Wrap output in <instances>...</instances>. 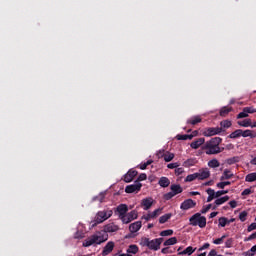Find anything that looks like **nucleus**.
<instances>
[{
	"label": "nucleus",
	"mask_w": 256,
	"mask_h": 256,
	"mask_svg": "<svg viewBox=\"0 0 256 256\" xmlns=\"http://www.w3.org/2000/svg\"><path fill=\"white\" fill-rule=\"evenodd\" d=\"M244 110L246 113H250V114H253V113H256V108H254L253 106H250V107H244Z\"/></svg>",
	"instance_id": "obj_48"
},
{
	"label": "nucleus",
	"mask_w": 256,
	"mask_h": 256,
	"mask_svg": "<svg viewBox=\"0 0 256 256\" xmlns=\"http://www.w3.org/2000/svg\"><path fill=\"white\" fill-rule=\"evenodd\" d=\"M158 185H160V187L167 188L169 185H171V180L165 176H162L158 181Z\"/></svg>",
	"instance_id": "obj_19"
},
{
	"label": "nucleus",
	"mask_w": 256,
	"mask_h": 256,
	"mask_svg": "<svg viewBox=\"0 0 256 256\" xmlns=\"http://www.w3.org/2000/svg\"><path fill=\"white\" fill-rule=\"evenodd\" d=\"M122 223L124 224H128V223H131V221H133L128 214H124V216L120 217Z\"/></svg>",
	"instance_id": "obj_42"
},
{
	"label": "nucleus",
	"mask_w": 256,
	"mask_h": 256,
	"mask_svg": "<svg viewBox=\"0 0 256 256\" xmlns=\"http://www.w3.org/2000/svg\"><path fill=\"white\" fill-rule=\"evenodd\" d=\"M245 181L248 183H253V181H256V173H250L246 175Z\"/></svg>",
	"instance_id": "obj_37"
},
{
	"label": "nucleus",
	"mask_w": 256,
	"mask_h": 256,
	"mask_svg": "<svg viewBox=\"0 0 256 256\" xmlns=\"http://www.w3.org/2000/svg\"><path fill=\"white\" fill-rule=\"evenodd\" d=\"M139 252V247L137 245H130L127 249V253H132L133 255H136V253Z\"/></svg>",
	"instance_id": "obj_36"
},
{
	"label": "nucleus",
	"mask_w": 256,
	"mask_h": 256,
	"mask_svg": "<svg viewBox=\"0 0 256 256\" xmlns=\"http://www.w3.org/2000/svg\"><path fill=\"white\" fill-rule=\"evenodd\" d=\"M170 189L174 195H179V193H183V188L179 184H172L170 186Z\"/></svg>",
	"instance_id": "obj_22"
},
{
	"label": "nucleus",
	"mask_w": 256,
	"mask_h": 256,
	"mask_svg": "<svg viewBox=\"0 0 256 256\" xmlns=\"http://www.w3.org/2000/svg\"><path fill=\"white\" fill-rule=\"evenodd\" d=\"M206 193L208 195L207 203H211V201H213V199H219L217 196V192H215V190L213 188H208L206 190Z\"/></svg>",
	"instance_id": "obj_17"
},
{
	"label": "nucleus",
	"mask_w": 256,
	"mask_h": 256,
	"mask_svg": "<svg viewBox=\"0 0 256 256\" xmlns=\"http://www.w3.org/2000/svg\"><path fill=\"white\" fill-rule=\"evenodd\" d=\"M141 187H143V184L139 181H135L134 184L126 186L125 193H139Z\"/></svg>",
	"instance_id": "obj_7"
},
{
	"label": "nucleus",
	"mask_w": 256,
	"mask_h": 256,
	"mask_svg": "<svg viewBox=\"0 0 256 256\" xmlns=\"http://www.w3.org/2000/svg\"><path fill=\"white\" fill-rule=\"evenodd\" d=\"M220 133H223V128L208 127L203 130L202 135H204V137H213L214 135H219Z\"/></svg>",
	"instance_id": "obj_6"
},
{
	"label": "nucleus",
	"mask_w": 256,
	"mask_h": 256,
	"mask_svg": "<svg viewBox=\"0 0 256 256\" xmlns=\"http://www.w3.org/2000/svg\"><path fill=\"white\" fill-rule=\"evenodd\" d=\"M237 124L240 127H251V119H245L243 121H238Z\"/></svg>",
	"instance_id": "obj_34"
},
{
	"label": "nucleus",
	"mask_w": 256,
	"mask_h": 256,
	"mask_svg": "<svg viewBox=\"0 0 256 256\" xmlns=\"http://www.w3.org/2000/svg\"><path fill=\"white\" fill-rule=\"evenodd\" d=\"M216 187H218V189H225V182H219L216 184Z\"/></svg>",
	"instance_id": "obj_61"
},
{
	"label": "nucleus",
	"mask_w": 256,
	"mask_h": 256,
	"mask_svg": "<svg viewBox=\"0 0 256 256\" xmlns=\"http://www.w3.org/2000/svg\"><path fill=\"white\" fill-rule=\"evenodd\" d=\"M141 206L143 207L144 211H149V209H151V207H153V198H151V197L144 198L141 201Z\"/></svg>",
	"instance_id": "obj_12"
},
{
	"label": "nucleus",
	"mask_w": 256,
	"mask_h": 256,
	"mask_svg": "<svg viewBox=\"0 0 256 256\" xmlns=\"http://www.w3.org/2000/svg\"><path fill=\"white\" fill-rule=\"evenodd\" d=\"M196 206L197 202L193 201V199H186L181 203L180 209H182V211H189V209H193Z\"/></svg>",
	"instance_id": "obj_8"
},
{
	"label": "nucleus",
	"mask_w": 256,
	"mask_h": 256,
	"mask_svg": "<svg viewBox=\"0 0 256 256\" xmlns=\"http://www.w3.org/2000/svg\"><path fill=\"white\" fill-rule=\"evenodd\" d=\"M235 175L229 169H225L222 176L220 177V181H225L227 179H232Z\"/></svg>",
	"instance_id": "obj_23"
},
{
	"label": "nucleus",
	"mask_w": 256,
	"mask_h": 256,
	"mask_svg": "<svg viewBox=\"0 0 256 256\" xmlns=\"http://www.w3.org/2000/svg\"><path fill=\"white\" fill-rule=\"evenodd\" d=\"M196 249L197 248H193L192 246H188L182 252H179L178 255H193V253H195Z\"/></svg>",
	"instance_id": "obj_27"
},
{
	"label": "nucleus",
	"mask_w": 256,
	"mask_h": 256,
	"mask_svg": "<svg viewBox=\"0 0 256 256\" xmlns=\"http://www.w3.org/2000/svg\"><path fill=\"white\" fill-rule=\"evenodd\" d=\"M213 207L212 204H208L206 207L201 209V213L202 215H205V213H207L209 211V209H211Z\"/></svg>",
	"instance_id": "obj_51"
},
{
	"label": "nucleus",
	"mask_w": 256,
	"mask_h": 256,
	"mask_svg": "<svg viewBox=\"0 0 256 256\" xmlns=\"http://www.w3.org/2000/svg\"><path fill=\"white\" fill-rule=\"evenodd\" d=\"M161 211H162V209L158 208V209L154 210L153 212L142 216V219H145V221H151V219H155V217H159V213H161Z\"/></svg>",
	"instance_id": "obj_13"
},
{
	"label": "nucleus",
	"mask_w": 256,
	"mask_h": 256,
	"mask_svg": "<svg viewBox=\"0 0 256 256\" xmlns=\"http://www.w3.org/2000/svg\"><path fill=\"white\" fill-rule=\"evenodd\" d=\"M163 238L149 239L147 237H142L140 240V245L142 247H147L151 251H159L161 249V243H163Z\"/></svg>",
	"instance_id": "obj_3"
},
{
	"label": "nucleus",
	"mask_w": 256,
	"mask_h": 256,
	"mask_svg": "<svg viewBox=\"0 0 256 256\" xmlns=\"http://www.w3.org/2000/svg\"><path fill=\"white\" fill-rule=\"evenodd\" d=\"M208 256H217V250L212 249V250L209 252Z\"/></svg>",
	"instance_id": "obj_62"
},
{
	"label": "nucleus",
	"mask_w": 256,
	"mask_h": 256,
	"mask_svg": "<svg viewBox=\"0 0 256 256\" xmlns=\"http://www.w3.org/2000/svg\"><path fill=\"white\" fill-rule=\"evenodd\" d=\"M197 163H199L197 158H189L186 161H184L182 165L183 167H194V165H197Z\"/></svg>",
	"instance_id": "obj_21"
},
{
	"label": "nucleus",
	"mask_w": 256,
	"mask_h": 256,
	"mask_svg": "<svg viewBox=\"0 0 256 256\" xmlns=\"http://www.w3.org/2000/svg\"><path fill=\"white\" fill-rule=\"evenodd\" d=\"M113 249H115V242L110 241V242H108V243L105 245V247L103 248L102 255H103V256L109 255L110 253L113 252Z\"/></svg>",
	"instance_id": "obj_11"
},
{
	"label": "nucleus",
	"mask_w": 256,
	"mask_h": 256,
	"mask_svg": "<svg viewBox=\"0 0 256 256\" xmlns=\"http://www.w3.org/2000/svg\"><path fill=\"white\" fill-rule=\"evenodd\" d=\"M255 229H256V223L254 222L248 226L247 231L248 233H251V231H255Z\"/></svg>",
	"instance_id": "obj_55"
},
{
	"label": "nucleus",
	"mask_w": 256,
	"mask_h": 256,
	"mask_svg": "<svg viewBox=\"0 0 256 256\" xmlns=\"http://www.w3.org/2000/svg\"><path fill=\"white\" fill-rule=\"evenodd\" d=\"M179 162H174V163H170L167 165L168 169H176L177 167H179Z\"/></svg>",
	"instance_id": "obj_53"
},
{
	"label": "nucleus",
	"mask_w": 256,
	"mask_h": 256,
	"mask_svg": "<svg viewBox=\"0 0 256 256\" xmlns=\"http://www.w3.org/2000/svg\"><path fill=\"white\" fill-rule=\"evenodd\" d=\"M189 225L205 229V227H207V218L202 216L201 213H196L189 218Z\"/></svg>",
	"instance_id": "obj_4"
},
{
	"label": "nucleus",
	"mask_w": 256,
	"mask_h": 256,
	"mask_svg": "<svg viewBox=\"0 0 256 256\" xmlns=\"http://www.w3.org/2000/svg\"><path fill=\"white\" fill-rule=\"evenodd\" d=\"M117 213L119 214V217H123L127 215V211H129V207L126 204H120L116 208Z\"/></svg>",
	"instance_id": "obj_14"
},
{
	"label": "nucleus",
	"mask_w": 256,
	"mask_h": 256,
	"mask_svg": "<svg viewBox=\"0 0 256 256\" xmlns=\"http://www.w3.org/2000/svg\"><path fill=\"white\" fill-rule=\"evenodd\" d=\"M245 256H255V253H252L250 250L245 252Z\"/></svg>",
	"instance_id": "obj_64"
},
{
	"label": "nucleus",
	"mask_w": 256,
	"mask_h": 256,
	"mask_svg": "<svg viewBox=\"0 0 256 256\" xmlns=\"http://www.w3.org/2000/svg\"><path fill=\"white\" fill-rule=\"evenodd\" d=\"M225 239H227V235H223L222 237L213 240V243L214 245H221Z\"/></svg>",
	"instance_id": "obj_43"
},
{
	"label": "nucleus",
	"mask_w": 256,
	"mask_h": 256,
	"mask_svg": "<svg viewBox=\"0 0 256 256\" xmlns=\"http://www.w3.org/2000/svg\"><path fill=\"white\" fill-rule=\"evenodd\" d=\"M118 230L119 227L115 223H109L104 226V230L102 232H98L84 240L83 247L101 245V243H105V241L109 239V235L107 233H117Z\"/></svg>",
	"instance_id": "obj_1"
},
{
	"label": "nucleus",
	"mask_w": 256,
	"mask_h": 256,
	"mask_svg": "<svg viewBox=\"0 0 256 256\" xmlns=\"http://www.w3.org/2000/svg\"><path fill=\"white\" fill-rule=\"evenodd\" d=\"M221 163H219V160L212 159L208 162V167H211V169H217V167H220Z\"/></svg>",
	"instance_id": "obj_31"
},
{
	"label": "nucleus",
	"mask_w": 256,
	"mask_h": 256,
	"mask_svg": "<svg viewBox=\"0 0 256 256\" xmlns=\"http://www.w3.org/2000/svg\"><path fill=\"white\" fill-rule=\"evenodd\" d=\"M251 193H253V191H251L250 188H246V189L243 190V192L241 193V195H242L243 197H245V195H251Z\"/></svg>",
	"instance_id": "obj_56"
},
{
	"label": "nucleus",
	"mask_w": 256,
	"mask_h": 256,
	"mask_svg": "<svg viewBox=\"0 0 256 256\" xmlns=\"http://www.w3.org/2000/svg\"><path fill=\"white\" fill-rule=\"evenodd\" d=\"M205 145V138H198L194 140L191 144L190 147L191 149H199V147H203Z\"/></svg>",
	"instance_id": "obj_15"
},
{
	"label": "nucleus",
	"mask_w": 256,
	"mask_h": 256,
	"mask_svg": "<svg viewBox=\"0 0 256 256\" xmlns=\"http://www.w3.org/2000/svg\"><path fill=\"white\" fill-rule=\"evenodd\" d=\"M173 235V230L168 229V230H163L160 232L161 237H171Z\"/></svg>",
	"instance_id": "obj_40"
},
{
	"label": "nucleus",
	"mask_w": 256,
	"mask_h": 256,
	"mask_svg": "<svg viewBox=\"0 0 256 256\" xmlns=\"http://www.w3.org/2000/svg\"><path fill=\"white\" fill-rule=\"evenodd\" d=\"M229 205H230L231 209H235L237 207V201L231 200L229 202Z\"/></svg>",
	"instance_id": "obj_60"
},
{
	"label": "nucleus",
	"mask_w": 256,
	"mask_h": 256,
	"mask_svg": "<svg viewBox=\"0 0 256 256\" xmlns=\"http://www.w3.org/2000/svg\"><path fill=\"white\" fill-rule=\"evenodd\" d=\"M219 225L220 227H226V225H229V223H231V221H229V219H227L226 217H221L219 218Z\"/></svg>",
	"instance_id": "obj_35"
},
{
	"label": "nucleus",
	"mask_w": 256,
	"mask_h": 256,
	"mask_svg": "<svg viewBox=\"0 0 256 256\" xmlns=\"http://www.w3.org/2000/svg\"><path fill=\"white\" fill-rule=\"evenodd\" d=\"M225 247L227 249H231V247H233V238H229L228 240H226Z\"/></svg>",
	"instance_id": "obj_49"
},
{
	"label": "nucleus",
	"mask_w": 256,
	"mask_h": 256,
	"mask_svg": "<svg viewBox=\"0 0 256 256\" xmlns=\"http://www.w3.org/2000/svg\"><path fill=\"white\" fill-rule=\"evenodd\" d=\"M239 161H241V156H233L226 159L227 165H235V163H239Z\"/></svg>",
	"instance_id": "obj_28"
},
{
	"label": "nucleus",
	"mask_w": 256,
	"mask_h": 256,
	"mask_svg": "<svg viewBox=\"0 0 256 256\" xmlns=\"http://www.w3.org/2000/svg\"><path fill=\"white\" fill-rule=\"evenodd\" d=\"M195 179H198L197 172L194 174H189L186 178L185 181L186 183H191V181H195Z\"/></svg>",
	"instance_id": "obj_38"
},
{
	"label": "nucleus",
	"mask_w": 256,
	"mask_h": 256,
	"mask_svg": "<svg viewBox=\"0 0 256 256\" xmlns=\"http://www.w3.org/2000/svg\"><path fill=\"white\" fill-rule=\"evenodd\" d=\"M239 219H240V221H242V223L245 222V221H247V211L241 212V213L239 214Z\"/></svg>",
	"instance_id": "obj_47"
},
{
	"label": "nucleus",
	"mask_w": 256,
	"mask_h": 256,
	"mask_svg": "<svg viewBox=\"0 0 256 256\" xmlns=\"http://www.w3.org/2000/svg\"><path fill=\"white\" fill-rule=\"evenodd\" d=\"M223 142L221 137L211 138L209 141L205 142L202 146V151L206 153V155H219V153H223L225 148H221L220 145Z\"/></svg>",
	"instance_id": "obj_2"
},
{
	"label": "nucleus",
	"mask_w": 256,
	"mask_h": 256,
	"mask_svg": "<svg viewBox=\"0 0 256 256\" xmlns=\"http://www.w3.org/2000/svg\"><path fill=\"white\" fill-rule=\"evenodd\" d=\"M231 125H232L231 120H223L220 122V126L223 127V129H229Z\"/></svg>",
	"instance_id": "obj_39"
},
{
	"label": "nucleus",
	"mask_w": 256,
	"mask_h": 256,
	"mask_svg": "<svg viewBox=\"0 0 256 256\" xmlns=\"http://www.w3.org/2000/svg\"><path fill=\"white\" fill-rule=\"evenodd\" d=\"M209 247H211V244L209 243H205L203 246H201L198 251L201 252V251H205V249H209Z\"/></svg>",
	"instance_id": "obj_58"
},
{
	"label": "nucleus",
	"mask_w": 256,
	"mask_h": 256,
	"mask_svg": "<svg viewBox=\"0 0 256 256\" xmlns=\"http://www.w3.org/2000/svg\"><path fill=\"white\" fill-rule=\"evenodd\" d=\"M137 170L135 169H130L125 175H124V181L125 183H131L135 177H137Z\"/></svg>",
	"instance_id": "obj_10"
},
{
	"label": "nucleus",
	"mask_w": 256,
	"mask_h": 256,
	"mask_svg": "<svg viewBox=\"0 0 256 256\" xmlns=\"http://www.w3.org/2000/svg\"><path fill=\"white\" fill-rule=\"evenodd\" d=\"M163 157H164V161L166 163H169L173 161V159H175V154L167 152L166 154L163 155Z\"/></svg>",
	"instance_id": "obj_33"
},
{
	"label": "nucleus",
	"mask_w": 256,
	"mask_h": 256,
	"mask_svg": "<svg viewBox=\"0 0 256 256\" xmlns=\"http://www.w3.org/2000/svg\"><path fill=\"white\" fill-rule=\"evenodd\" d=\"M128 217L130 219H132V221H135V219H137L138 215H137V211L135 210H132L131 212H129L128 214Z\"/></svg>",
	"instance_id": "obj_44"
},
{
	"label": "nucleus",
	"mask_w": 256,
	"mask_h": 256,
	"mask_svg": "<svg viewBox=\"0 0 256 256\" xmlns=\"http://www.w3.org/2000/svg\"><path fill=\"white\" fill-rule=\"evenodd\" d=\"M193 137H195V135H193V134H178L176 136V139L178 141H187V140L191 141V139H193Z\"/></svg>",
	"instance_id": "obj_24"
},
{
	"label": "nucleus",
	"mask_w": 256,
	"mask_h": 256,
	"mask_svg": "<svg viewBox=\"0 0 256 256\" xmlns=\"http://www.w3.org/2000/svg\"><path fill=\"white\" fill-rule=\"evenodd\" d=\"M231 111H233L232 107L224 106L220 109V116L227 117V115H229V113H231Z\"/></svg>",
	"instance_id": "obj_25"
},
{
	"label": "nucleus",
	"mask_w": 256,
	"mask_h": 256,
	"mask_svg": "<svg viewBox=\"0 0 256 256\" xmlns=\"http://www.w3.org/2000/svg\"><path fill=\"white\" fill-rule=\"evenodd\" d=\"M229 193V190H219L216 192V197H221L222 195H227Z\"/></svg>",
	"instance_id": "obj_52"
},
{
	"label": "nucleus",
	"mask_w": 256,
	"mask_h": 256,
	"mask_svg": "<svg viewBox=\"0 0 256 256\" xmlns=\"http://www.w3.org/2000/svg\"><path fill=\"white\" fill-rule=\"evenodd\" d=\"M253 239H256V232L252 233L249 237L245 238L244 241H253Z\"/></svg>",
	"instance_id": "obj_57"
},
{
	"label": "nucleus",
	"mask_w": 256,
	"mask_h": 256,
	"mask_svg": "<svg viewBox=\"0 0 256 256\" xmlns=\"http://www.w3.org/2000/svg\"><path fill=\"white\" fill-rule=\"evenodd\" d=\"M164 247H169V245H177V237H171L169 239H167L164 243H163Z\"/></svg>",
	"instance_id": "obj_30"
},
{
	"label": "nucleus",
	"mask_w": 256,
	"mask_h": 256,
	"mask_svg": "<svg viewBox=\"0 0 256 256\" xmlns=\"http://www.w3.org/2000/svg\"><path fill=\"white\" fill-rule=\"evenodd\" d=\"M201 116H193L187 120L188 125H197V123H201Z\"/></svg>",
	"instance_id": "obj_26"
},
{
	"label": "nucleus",
	"mask_w": 256,
	"mask_h": 256,
	"mask_svg": "<svg viewBox=\"0 0 256 256\" xmlns=\"http://www.w3.org/2000/svg\"><path fill=\"white\" fill-rule=\"evenodd\" d=\"M143 227V224L141 221H136L129 226L130 233H137Z\"/></svg>",
	"instance_id": "obj_16"
},
{
	"label": "nucleus",
	"mask_w": 256,
	"mask_h": 256,
	"mask_svg": "<svg viewBox=\"0 0 256 256\" xmlns=\"http://www.w3.org/2000/svg\"><path fill=\"white\" fill-rule=\"evenodd\" d=\"M198 175V179L200 181H205V179H209L211 177V172L209 168L200 169L199 172H196Z\"/></svg>",
	"instance_id": "obj_9"
},
{
	"label": "nucleus",
	"mask_w": 256,
	"mask_h": 256,
	"mask_svg": "<svg viewBox=\"0 0 256 256\" xmlns=\"http://www.w3.org/2000/svg\"><path fill=\"white\" fill-rule=\"evenodd\" d=\"M245 117H249V114L245 111V108H243V111L237 115V119H245Z\"/></svg>",
	"instance_id": "obj_45"
},
{
	"label": "nucleus",
	"mask_w": 256,
	"mask_h": 256,
	"mask_svg": "<svg viewBox=\"0 0 256 256\" xmlns=\"http://www.w3.org/2000/svg\"><path fill=\"white\" fill-rule=\"evenodd\" d=\"M217 215H219V212H211L209 217H210V219H213V218L217 217Z\"/></svg>",
	"instance_id": "obj_63"
},
{
	"label": "nucleus",
	"mask_w": 256,
	"mask_h": 256,
	"mask_svg": "<svg viewBox=\"0 0 256 256\" xmlns=\"http://www.w3.org/2000/svg\"><path fill=\"white\" fill-rule=\"evenodd\" d=\"M173 197H175V195H174V193L172 191L164 194V196H163L165 201H170V199H173Z\"/></svg>",
	"instance_id": "obj_46"
},
{
	"label": "nucleus",
	"mask_w": 256,
	"mask_h": 256,
	"mask_svg": "<svg viewBox=\"0 0 256 256\" xmlns=\"http://www.w3.org/2000/svg\"><path fill=\"white\" fill-rule=\"evenodd\" d=\"M113 215V210H104L99 211L95 216L96 223H103V221H107Z\"/></svg>",
	"instance_id": "obj_5"
},
{
	"label": "nucleus",
	"mask_w": 256,
	"mask_h": 256,
	"mask_svg": "<svg viewBox=\"0 0 256 256\" xmlns=\"http://www.w3.org/2000/svg\"><path fill=\"white\" fill-rule=\"evenodd\" d=\"M171 217H173V214H171V213L164 214L163 216H161L159 218V223L161 225H163V223H167V221H169V219H171Z\"/></svg>",
	"instance_id": "obj_29"
},
{
	"label": "nucleus",
	"mask_w": 256,
	"mask_h": 256,
	"mask_svg": "<svg viewBox=\"0 0 256 256\" xmlns=\"http://www.w3.org/2000/svg\"><path fill=\"white\" fill-rule=\"evenodd\" d=\"M183 173H185V169L179 168V167L175 169V175L179 176V175H183Z\"/></svg>",
	"instance_id": "obj_54"
},
{
	"label": "nucleus",
	"mask_w": 256,
	"mask_h": 256,
	"mask_svg": "<svg viewBox=\"0 0 256 256\" xmlns=\"http://www.w3.org/2000/svg\"><path fill=\"white\" fill-rule=\"evenodd\" d=\"M161 253H163V255H167V253H173V250H171L169 247H166L161 250Z\"/></svg>",
	"instance_id": "obj_59"
},
{
	"label": "nucleus",
	"mask_w": 256,
	"mask_h": 256,
	"mask_svg": "<svg viewBox=\"0 0 256 256\" xmlns=\"http://www.w3.org/2000/svg\"><path fill=\"white\" fill-rule=\"evenodd\" d=\"M242 137H250V139H255L256 130H241Z\"/></svg>",
	"instance_id": "obj_20"
},
{
	"label": "nucleus",
	"mask_w": 256,
	"mask_h": 256,
	"mask_svg": "<svg viewBox=\"0 0 256 256\" xmlns=\"http://www.w3.org/2000/svg\"><path fill=\"white\" fill-rule=\"evenodd\" d=\"M228 137H229V139H239V137H242L241 129L235 130Z\"/></svg>",
	"instance_id": "obj_32"
},
{
	"label": "nucleus",
	"mask_w": 256,
	"mask_h": 256,
	"mask_svg": "<svg viewBox=\"0 0 256 256\" xmlns=\"http://www.w3.org/2000/svg\"><path fill=\"white\" fill-rule=\"evenodd\" d=\"M227 201H229V196L217 198L214 202L215 205L212 207V209L213 210L217 209V207H219V205H223V203H227Z\"/></svg>",
	"instance_id": "obj_18"
},
{
	"label": "nucleus",
	"mask_w": 256,
	"mask_h": 256,
	"mask_svg": "<svg viewBox=\"0 0 256 256\" xmlns=\"http://www.w3.org/2000/svg\"><path fill=\"white\" fill-rule=\"evenodd\" d=\"M147 180V174L145 173H141L139 176H138V183H140V181H146Z\"/></svg>",
	"instance_id": "obj_50"
},
{
	"label": "nucleus",
	"mask_w": 256,
	"mask_h": 256,
	"mask_svg": "<svg viewBox=\"0 0 256 256\" xmlns=\"http://www.w3.org/2000/svg\"><path fill=\"white\" fill-rule=\"evenodd\" d=\"M105 199V193L101 192L98 196L93 198V201H99V203H103Z\"/></svg>",
	"instance_id": "obj_41"
}]
</instances>
